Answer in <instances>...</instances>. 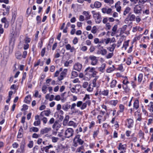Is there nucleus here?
<instances>
[{"label":"nucleus","mask_w":153,"mask_h":153,"mask_svg":"<svg viewBox=\"0 0 153 153\" xmlns=\"http://www.w3.org/2000/svg\"><path fill=\"white\" fill-rule=\"evenodd\" d=\"M90 99L89 95L86 94L82 99L83 101H85V102L83 103L82 101H78L76 103V106L80 108L82 110L86 108L87 105L88 106L91 105V101L90 100Z\"/></svg>","instance_id":"obj_1"},{"label":"nucleus","mask_w":153,"mask_h":153,"mask_svg":"<svg viewBox=\"0 0 153 153\" xmlns=\"http://www.w3.org/2000/svg\"><path fill=\"white\" fill-rule=\"evenodd\" d=\"M81 135L79 134H76L73 140V146L76 147L78 146V144L82 145L84 143V141L80 138Z\"/></svg>","instance_id":"obj_2"},{"label":"nucleus","mask_w":153,"mask_h":153,"mask_svg":"<svg viewBox=\"0 0 153 153\" xmlns=\"http://www.w3.org/2000/svg\"><path fill=\"white\" fill-rule=\"evenodd\" d=\"M108 113L105 114V112L102 110L100 111L99 114L98 115L97 118L98 120L99 123L100 124L102 122L105 121L106 119Z\"/></svg>","instance_id":"obj_3"},{"label":"nucleus","mask_w":153,"mask_h":153,"mask_svg":"<svg viewBox=\"0 0 153 153\" xmlns=\"http://www.w3.org/2000/svg\"><path fill=\"white\" fill-rule=\"evenodd\" d=\"M97 24H100L102 21L101 16L99 12L96 13L94 11L91 12Z\"/></svg>","instance_id":"obj_4"},{"label":"nucleus","mask_w":153,"mask_h":153,"mask_svg":"<svg viewBox=\"0 0 153 153\" xmlns=\"http://www.w3.org/2000/svg\"><path fill=\"white\" fill-rule=\"evenodd\" d=\"M74 134V131L71 128H68L65 131L64 135L65 137L66 138H69L72 137Z\"/></svg>","instance_id":"obj_5"},{"label":"nucleus","mask_w":153,"mask_h":153,"mask_svg":"<svg viewBox=\"0 0 153 153\" xmlns=\"http://www.w3.org/2000/svg\"><path fill=\"white\" fill-rule=\"evenodd\" d=\"M95 68L88 67L85 70V73L86 75L89 74L90 73H92L93 75H96L97 72L95 71Z\"/></svg>","instance_id":"obj_6"},{"label":"nucleus","mask_w":153,"mask_h":153,"mask_svg":"<svg viewBox=\"0 0 153 153\" xmlns=\"http://www.w3.org/2000/svg\"><path fill=\"white\" fill-rule=\"evenodd\" d=\"M133 12L135 14H141L142 8L140 4H137L135 5L133 8Z\"/></svg>","instance_id":"obj_7"},{"label":"nucleus","mask_w":153,"mask_h":153,"mask_svg":"<svg viewBox=\"0 0 153 153\" xmlns=\"http://www.w3.org/2000/svg\"><path fill=\"white\" fill-rule=\"evenodd\" d=\"M136 18V16L134 14L129 13L128 16L126 18L125 20V22L126 23H128V22L134 21Z\"/></svg>","instance_id":"obj_8"},{"label":"nucleus","mask_w":153,"mask_h":153,"mask_svg":"<svg viewBox=\"0 0 153 153\" xmlns=\"http://www.w3.org/2000/svg\"><path fill=\"white\" fill-rule=\"evenodd\" d=\"M89 58L91 60V65H95L97 64L98 62V60L97 59L96 56L91 55L89 56Z\"/></svg>","instance_id":"obj_9"},{"label":"nucleus","mask_w":153,"mask_h":153,"mask_svg":"<svg viewBox=\"0 0 153 153\" xmlns=\"http://www.w3.org/2000/svg\"><path fill=\"white\" fill-rule=\"evenodd\" d=\"M126 126L128 128H131L133 127L134 121L132 119H127L126 120Z\"/></svg>","instance_id":"obj_10"},{"label":"nucleus","mask_w":153,"mask_h":153,"mask_svg":"<svg viewBox=\"0 0 153 153\" xmlns=\"http://www.w3.org/2000/svg\"><path fill=\"white\" fill-rule=\"evenodd\" d=\"M60 74V75L58 78V79L59 81H61L63 79L64 77H65L67 75V69H65L63 71H61Z\"/></svg>","instance_id":"obj_11"},{"label":"nucleus","mask_w":153,"mask_h":153,"mask_svg":"<svg viewBox=\"0 0 153 153\" xmlns=\"http://www.w3.org/2000/svg\"><path fill=\"white\" fill-rule=\"evenodd\" d=\"M127 26V25H123L121 28L120 30V34H121L125 33V34L128 35L130 34L129 30H126Z\"/></svg>","instance_id":"obj_12"},{"label":"nucleus","mask_w":153,"mask_h":153,"mask_svg":"<svg viewBox=\"0 0 153 153\" xmlns=\"http://www.w3.org/2000/svg\"><path fill=\"white\" fill-rule=\"evenodd\" d=\"M82 67V64L77 62L74 65L73 68L74 70L79 72L81 70Z\"/></svg>","instance_id":"obj_13"},{"label":"nucleus","mask_w":153,"mask_h":153,"mask_svg":"<svg viewBox=\"0 0 153 153\" xmlns=\"http://www.w3.org/2000/svg\"><path fill=\"white\" fill-rule=\"evenodd\" d=\"M126 144H122V143H120L118 144V146L117 148L119 150L126 151Z\"/></svg>","instance_id":"obj_14"},{"label":"nucleus","mask_w":153,"mask_h":153,"mask_svg":"<svg viewBox=\"0 0 153 153\" xmlns=\"http://www.w3.org/2000/svg\"><path fill=\"white\" fill-rule=\"evenodd\" d=\"M139 100L136 98L135 99L134 102L133 103V106L134 109H135L136 110L138 108L139 106Z\"/></svg>","instance_id":"obj_15"},{"label":"nucleus","mask_w":153,"mask_h":153,"mask_svg":"<svg viewBox=\"0 0 153 153\" xmlns=\"http://www.w3.org/2000/svg\"><path fill=\"white\" fill-rule=\"evenodd\" d=\"M51 128L49 127H45L43 128H42L40 131L41 134H43L48 133L50 131H51Z\"/></svg>","instance_id":"obj_16"},{"label":"nucleus","mask_w":153,"mask_h":153,"mask_svg":"<svg viewBox=\"0 0 153 153\" xmlns=\"http://www.w3.org/2000/svg\"><path fill=\"white\" fill-rule=\"evenodd\" d=\"M65 47L67 50H70L71 52H73L75 50V48L74 47H71L70 44L65 45Z\"/></svg>","instance_id":"obj_17"},{"label":"nucleus","mask_w":153,"mask_h":153,"mask_svg":"<svg viewBox=\"0 0 153 153\" xmlns=\"http://www.w3.org/2000/svg\"><path fill=\"white\" fill-rule=\"evenodd\" d=\"M41 116H44V115L46 116H49L51 114V111L50 109L44 110L42 111L41 113Z\"/></svg>","instance_id":"obj_18"},{"label":"nucleus","mask_w":153,"mask_h":153,"mask_svg":"<svg viewBox=\"0 0 153 153\" xmlns=\"http://www.w3.org/2000/svg\"><path fill=\"white\" fill-rule=\"evenodd\" d=\"M15 56L17 59H22V55L21 52L19 51H16L15 53Z\"/></svg>","instance_id":"obj_19"},{"label":"nucleus","mask_w":153,"mask_h":153,"mask_svg":"<svg viewBox=\"0 0 153 153\" xmlns=\"http://www.w3.org/2000/svg\"><path fill=\"white\" fill-rule=\"evenodd\" d=\"M148 109L150 112H153V102H150L147 105Z\"/></svg>","instance_id":"obj_20"},{"label":"nucleus","mask_w":153,"mask_h":153,"mask_svg":"<svg viewBox=\"0 0 153 153\" xmlns=\"http://www.w3.org/2000/svg\"><path fill=\"white\" fill-rule=\"evenodd\" d=\"M26 145L25 140H22L20 146V149L22 150V152L25 151V147Z\"/></svg>","instance_id":"obj_21"},{"label":"nucleus","mask_w":153,"mask_h":153,"mask_svg":"<svg viewBox=\"0 0 153 153\" xmlns=\"http://www.w3.org/2000/svg\"><path fill=\"white\" fill-rule=\"evenodd\" d=\"M78 124V123H75L73 121H70L68 124V126H72L74 128H76Z\"/></svg>","instance_id":"obj_22"},{"label":"nucleus","mask_w":153,"mask_h":153,"mask_svg":"<svg viewBox=\"0 0 153 153\" xmlns=\"http://www.w3.org/2000/svg\"><path fill=\"white\" fill-rule=\"evenodd\" d=\"M82 14L85 15L86 19L88 20L90 18L91 15L89 14V12H88L84 11Z\"/></svg>","instance_id":"obj_23"},{"label":"nucleus","mask_w":153,"mask_h":153,"mask_svg":"<svg viewBox=\"0 0 153 153\" xmlns=\"http://www.w3.org/2000/svg\"><path fill=\"white\" fill-rule=\"evenodd\" d=\"M41 117L40 119V120H41L42 122L44 124H46L48 121V119L47 118V117L41 115Z\"/></svg>","instance_id":"obj_24"},{"label":"nucleus","mask_w":153,"mask_h":153,"mask_svg":"<svg viewBox=\"0 0 153 153\" xmlns=\"http://www.w3.org/2000/svg\"><path fill=\"white\" fill-rule=\"evenodd\" d=\"M117 82L116 80H112L110 83V87L111 88H114L115 87Z\"/></svg>","instance_id":"obj_25"},{"label":"nucleus","mask_w":153,"mask_h":153,"mask_svg":"<svg viewBox=\"0 0 153 153\" xmlns=\"http://www.w3.org/2000/svg\"><path fill=\"white\" fill-rule=\"evenodd\" d=\"M115 69V66L112 65L111 67H109L106 70L107 72L110 73L113 71Z\"/></svg>","instance_id":"obj_26"},{"label":"nucleus","mask_w":153,"mask_h":153,"mask_svg":"<svg viewBox=\"0 0 153 153\" xmlns=\"http://www.w3.org/2000/svg\"><path fill=\"white\" fill-rule=\"evenodd\" d=\"M70 108V105L68 104L63 105L62 106V109L65 111H67Z\"/></svg>","instance_id":"obj_27"},{"label":"nucleus","mask_w":153,"mask_h":153,"mask_svg":"<svg viewBox=\"0 0 153 153\" xmlns=\"http://www.w3.org/2000/svg\"><path fill=\"white\" fill-rule=\"evenodd\" d=\"M118 102V101L117 100H111L108 101V103L112 105L115 106Z\"/></svg>","instance_id":"obj_28"},{"label":"nucleus","mask_w":153,"mask_h":153,"mask_svg":"<svg viewBox=\"0 0 153 153\" xmlns=\"http://www.w3.org/2000/svg\"><path fill=\"white\" fill-rule=\"evenodd\" d=\"M99 78L98 76H96L94 79L92 81V83L93 84V86L94 87H97V81Z\"/></svg>","instance_id":"obj_29"},{"label":"nucleus","mask_w":153,"mask_h":153,"mask_svg":"<svg viewBox=\"0 0 153 153\" xmlns=\"http://www.w3.org/2000/svg\"><path fill=\"white\" fill-rule=\"evenodd\" d=\"M133 57L132 56H130L127 58L126 61V63L128 65H129L131 63V60H132Z\"/></svg>","instance_id":"obj_30"},{"label":"nucleus","mask_w":153,"mask_h":153,"mask_svg":"<svg viewBox=\"0 0 153 153\" xmlns=\"http://www.w3.org/2000/svg\"><path fill=\"white\" fill-rule=\"evenodd\" d=\"M106 64L105 63L102 64L101 66L99 68V70L102 73L104 72L105 67Z\"/></svg>","instance_id":"obj_31"},{"label":"nucleus","mask_w":153,"mask_h":153,"mask_svg":"<svg viewBox=\"0 0 153 153\" xmlns=\"http://www.w3.org/2000/svg\"><path fill=\"white\" fill-rule=\"evenodd\" d=\"M143 75L142 74L140 73L139 74L137 78V81L139 84H140L141 82L143 79Z\"/></svg>","instance_id":"obj_32"},{"label":"nucleus","mask_w":153,"mask_h":153,"mask_svg":"<svg viewBox=\"0 0 153 153\" xmlns=\"http://www.w3.org/2000/svg\"><path fill=\"white\" fill-rule=\"evenodd\" d=\"M120 2L119 1H118L116 4H115V7L116 8L117 11L118 12H119L121 10V7L120 6Z\"/></svg>","instance_id":"obj_33"},{"label":"nucleus","mask_w":153,"mask_h":153,"mask_svg":"<svg viewBox=\"0 0 153 153\" xmlns=\"http://www.w3.org/2000/svg\"><path fill=\"white\" fill-rule=\"evenodd\" d=\"M109 90H104L101 91V94L104 96H108L109 93Z\"/></svg>","instance_id":"obj_34"},{"label":"nucleus","mask_w":153,"mask_h":153,"mask_svg":"<svg viewBox=\"0 0 153 153\" xmlns=\"http://www.w3.org/2000/svg\"><path fill=\"white\" fill-rule=\"evenodd\" d=\"M78 76V73L76 71H72L71 73V78H73L77 77Z\"/></svg>","instance_id":"obj_35"},{"label":"nucleus","mask_w":153,"mask_h":153,"mask_svg":"<svg viewBox=\"0 0 153 153\" xmlns=\"http://www.w3.org/2000/svg\"><path fill=\"white\" fill-rule=\"evenodd\" d=\"M31 99L30 97L29 96H27L25 97L24 101L26 103L29 104L30 103Z\"/></svg>","instance_id":"obj_36"},{"label":"nucleus","mask_w":153,"mask_h":153,"mask_svg":"<svg viewBox=\"0 0 153 153\" xmlns=\"http://www.w3.org/2000/svg\"><path fill=\"white\" fill-rule=\"evenodd\" d=\"M62 68H61L59 70L56 71L54 74V77L58 76L59 75L60 72L62 71Z\"/></svg>","instance_id":"obj_37"},{"label":"nucleus","mask_w":153,"mask_h":153,"mask_svg":"<svg viewBox=\"0 0 153 153\" xmlns=\"http://www.w3.org/2000/svg\"><path fill=\"white\" fill-rule=\"evenodd\" d=\"M80 49L83 52H85L88 49L87 47L85 45H82L80 47Z\"/></svg>","instance_id":"obj_38"},{"label":"nucleus","mask_w":153,"mask_h":153,"mask_svg":"<svg viewBox=\"0 0 153 153\" xmlns=\"http://www.w3.org/2000/svg\"><path fill=\"white\" fill-rule=\"evenodd\" d=\"M39 131V129L37 128L34 127H31L30 129V131H33L34 132H37Z\"/></svg>","instance_id":"obj_39"},{"label":"nucleus","mask_w":153,"mask_h":153,"mask_svg":"<svg viewBox=\"0 0 153 153\" xmlns=\"http://www.w3.org/2000/svg\"><path fill=\"white\" fill-rule=\"evenodd\" d=\"M123 89L126 92H128L129 91V89L128 88V85L123 84L122 86Z\"/></svg>","instance_id":"obj_40"},{"label":"nucleus","mask_w":153,"mask_h":153,"mask_svg":"<svg viewBox=\"0 0 153 153\" xmlns=\"http://www.w3.org/2000/svg\"><path fill=\"white\" fill-rule=\"evenodd\" d=\"M128 41L125 42L123 44L122 48H124L125 50H126L128 46Z\"/></svg>","instance_id":"obj_41"},{"label":"nucleus","mask_w":153,"mask_h":153,"mask_svg":"<svg viewBox=\"0 0 153 153\" xmlns=\"http://www.w3.org/2000/svg\"><path fill=\"white\" fill-rule=\"evenodd\" d=\"M131 10V8L129 7H127L125 9V10L124 11L123 13V15H126Z\"/></svg>","instance_id":"obj_42"},{"label":"nucleus","mask_w":153,"mask_h":153,"mask_svg":"<svg viewBox=\"0 0 153 153\" xmlns=\"http://www.w3.org/2000/svg\"><path fill=\"white\" fill-rule=\"evenodd\" d=\"M94 87L91 84H89L88 85V87L87 88V90L89 92H92L93 90V87Z\"/></svg>","instance_id":"obj_43"},{"label":"nucleus","mask_w":153,"mask_h":153,"mask_svg":"<svg viewBox=\"0 0 153 153\" xmlns=\"http://www.w3.org/2000/svg\"><path fill=\"white\" fill-rule=\"evenodd\" d=\"M95 7L97 8H99L101 7V3L99 1H96L94 3Z\"/></svg>","instance_id":"obj_44"},{"label":"nucleus","mask_w":153,"mask_h":153,"mask_svg":"<svg viewBox=\"0 0 153 153\" xmlns=\"http://www.w3.org/2000/svg\"><path fill=\"white\" fill-rule=\"evenodd\" d=\"M122 83L124 85H128V84L129 83V82L128 81V78L126 76L124 77V79L123 80Z\"/></svg>","instance_id":"obj_45"},{"label":"nucleus","mask_w":153,"mask_h":153,"mask_svg":"<svg viewBox=\"0 0 153 153\" xmlns=\"http://www.w3.org/2000/svg\"><path fill=\"white\" fill-rule=\"evenodd\" d=\"M107 53L106 50L105 49L102 48L100 51V53L102 55H105Z\"/></svg>","instance_id":"obj_46"},{"label":"nucleus","mask_w":153,"mask_h":153,"mask_svg":"<svg viewBox=\"0 0 153 153\" xmlns=\"http://www.w3.org/2000/svg\"><path fill=\"white\" fill-rule=\"evenodd\" d=\"M79 86V85H76L74 87L72 88L71 89V92L72 93H77V92H76V87L77 86Z\"/></svg>","instance_id":"obj_47"},{"label":"nucleus","mask_w":153,"mask_h":153,"mask_svg":"<svg viewBox=\"0 0 153 153\" xmlns=\"http://www.w3.org/2000/svg\"><path fill=\"white\" fill-rule=\"evenodd\" d=\"M84 149V147L82 145L79 147H78L77 148L76 150V152H81V151L82 150H83Z\"/></svg>","instance_id":"obj_48"},{"label":"nucleus","mask_w":153,"mask_h":153,"mask_svg":"<svg viewBox=\"0 0 153 153\" xmlns=\"http://www.w3.org/2000/svg\"><path fill=\"white\" fill-rule=\"evenodd\" d=\"M104 2L110 5L113 4L114 2V0H104Z\"/></svg>","instance_id":"obj_49"},{"label":"nucleus","mask_w":153,"mask_h":153,"mask_svg":"<svg viewBox=\"0 0 153 153\" xmlns=\"http://www.w3.org/2000/svg\"><path fill=\"white\" fill-rule=\"evenodd\" d=\"M69 119L68 116H67L65 117L63 121V124L64 125H65L66 124L68 120Z\"/></svg>","instance_id":"obj_50"},{"label":"nucleus","mask_w":153,"mask_h":153,"mask_svg":"<svg viewBox=\"0 0 153 153\" xmlns=\"http://www.w3.org/2000/svg\"><path fill=\"white\" fill-rule=\"evenodd\" d=\"M120 110L119 111L120 112H122L124 110V106L122 104H120L119 105Z\"/></svg>","instance_id":"obj_51"},{"label":"nucleus","mask_w":153,"mask_h":153,"mask_svg":"<svg viewBox=\"0 0 153 153\" xmlns=\"http://www.w3.org/2000/svg\"><path fill=\"white\" fill-rule=\"evenodd\" d=\"M41 123L40 120H38L34 121L33 125L35 126H37L39 125Z\"/></svg>","instance_id":"obj_52"},{"label":"nucleus","mask_w":153,"mask_h":153,"mask_svg":"<svg viewBox=\"0 0 153 153\" xmlns=\"http://www.w3.org/2000/svg\"><path fill=\"white\" fill-rule=\"evenodd\" d=\"M19 31L16 29L13 34L14 37H17L19 36Z\"/></svg>","instance_id":"obj_53"},{"label":"nucleus","mask_w":153,"mask_h":153,"mask_svg":"<svg viewBox=\"0 0 153 153\" xmlns=\"http://www.w3.org/2000/svg\"><path fill=\"white\" fill-rule=\"evenodd\" d=\"M47 88V87L46 85H44L42 86V91L44 94H45L46 93L47 91L46 90Z\"/></svg>","instance_id":"obj_54"},{"label":"nucleus","mask_w":153,"mask_h":153,"mask_svg":"<svg viewBox=\"0 0 153 153\" xmlns=\"http://www.w3.org/2000/svg\"><path fill=\"white\" fill-rule=\"evenodd\" d=\"M114 55L113 53H109L105 56L107 59H108L111 58Z\"/></svg>","instance_id":"obj_55"},{"label":"nucleus","mask_w":153,"mask_h":153,"mask_svg":"<svg viewBox=\"0 0 153 153\" xmlns=\"http://www.w3.org/2000/svg\"><path fill=\"white\" fill-rule=\"evenodd\" d=\"M142 111L143 113L145 115L147 116L148 115V112L144 108V106H142Z\"/></svg>","instance_id":"obj_56"},{"label":"nucleus","mask_w":153,"mask_h":153,"mask_svg":"<svg viewBox=\"0 0 153 153\" xmlns=\"http://www.w3.org/2000/svg\"><path fill=\"white\" fill-rule=\"evenodd\" d=\"M99 133V130H97L96 131H95L94 132L93 134V137L94 139L97 136V135L98 134V133Z\"/></svg>","instance_id":"obj_57"},{"label":"nucleus","mask_w":153,"mask_h":153,"mask_svg":"<svg viewBox=\"0 0 153 153\" xmlns=\"http://www.w3.org/2000/svg\"><path fill=\"white\" fill-rule=\"evenodd\" d=\"M142 118L141 117V114H138V117L137 118L136 120L137 121H138L139 122H140L142 121Z\"/></svg>","instance_id":"obj_58"},{"label":"nucleus","mask_w":153,"mask_h":153,"mask_svg":"<svg viewBox=\"0 0 153 153\" xmlns=\"http://www.w3.org/2000/svg\"><path fill=\"white\" fill-rule=\"evenodd\" d=\"M33 145V142L32 141H29V143L27 144V146L29 148H32Z\"/></svg>","instance_id":"obj_59"},{"label":"nucleus","mask_w":153,"mask_h":153,"mask_svg":"<svg viewBox=\"0 0 153 153\" xmlns=\"http://www.w3.org/2000/svg\"><path fill=\"white\" fill-rule=\"evenodd\" d=\"M91 32L95 34L97 32V28L95 26L93 27L92 29L91 30Z\"/></svg>","instance_id":"obj_60"},{"label":"nucleus","mask_w":153,"mask_h":153,"mask_svg":"<svg viewBox=\"0 0 153 153\" xmlns=\"http://www.w3.org/2000/svg\"><path fill=\"white\" fill-rule=\"evenodd\" d=\"M59 138L58 137H52V141L53 143H56L58 140Z\"/></svg>","instance_id":"obj_61"},{"label":"nucleus","mask_w":153,"mask_h":153,"mask_svg":"<svg viewBox=\"0 0 153 153\" xmlns=\"http://www.w3.org/2000/svg\"><path fill=\"white\" fill-rule=\"evenodd\" d=\"M149 69L147 67H143L142 69V71L144 72H146V71L149 72Z\"/></svg>","instance_id":"obj_62"},{"label":"nucleus","mask_w":153,"mask_h":153,"mask_svg":"<svg viewBox=\"0 0 153 153\" xmlns=\"http://www.w3.org/2000/svg\"><path fill=\"white\" fill-rule=\"evenodd\" d=\"M139 134L140 137H141L142 138H143L144 137V133L142 131L140 130L139 133Z\"/></svg>","instance_id":"obj_63"},{"label":"nucleus","mask_w":153,"mask_h":153,"mask_svg":"<svg viewBox=\"0 0 153 153\" xmlns=\"http://www.w3.org/2000/svg\"><path fill=\"white\" fill-rule=\"evenodd\" d=\"M24 40L25 41V43L28 44L30 42L31 39L30 38L27 37L25 38Z\"/></svg>","instance_id":"obj_64"}]
</instances>
